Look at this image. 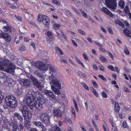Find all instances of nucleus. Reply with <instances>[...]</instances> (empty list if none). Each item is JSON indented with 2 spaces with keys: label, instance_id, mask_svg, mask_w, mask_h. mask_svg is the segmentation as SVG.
<instances>
[{
  "label": "nucleus",
  "instance_id": "obj_62",
  "mask_svg": "<svg viewBox=\"0 0 131 131\" xmlns=\"http://www.w3.org/2000/svg\"><path fill=\"white\" fill-rule=\"evenodd\" d=\"M80 127L83 131H87L85 128L84 127V126L83 125L81 126H80Z\"/></svg>",
  "mask_w": 131,
  "mask_h": 131
},
{
  "label": "nucleus",
  "instance_id": "obj_58",
  "mask_svg": "<svg viewBox=\"0 0 131 131\" xmlns=\"http://www.w3.org/2000/svg\"><path fill=\"white\" fill-rule=\"evenodd\" d=\"M124 52L126 54L129 55V51L126 49H125Z\"/></svg>",
  "mask_w": 131,
  "mask_h": 131
},
{
  "label": "nucleus",
  "instance_id": "obj_14",
  "mask_svg": "<svg viewBox=\"0 0 131 131\" xmlns=\"http://www.w3.org/2000/svg\"><path fill=\"white\" fill-rule=\"evenodd\" d=\"M3 38L5 39L7 41H10L11 39L10 35L8 33H0V38Z\"/></svg>",
  "mask_w": 131,
  "mask_h": 131
},
{
  "label": "nucleus",
  "instance_id": "obj_33",
  "mask_svg": "<svg viewBox=\"0 0 131 131\" xmlns=\"http://www.w3.org/2000/svg\"><path fill=\"white\" fill-rule=\"evenodd\" d=\"M122 125L124 128H128V126L127 125L126 122L124 121L122 124Z\"/></svg>",
  "mask_w": 131,
  "mask_h": 131
},
{
  "label": "nucleus",
  "instance_id": "obj_49",
  "mask_svg": "<svg viewBox=\"0 0 131 131\" xmlns=\"http://www.w3.org/2000/svg\"><path fill=\"white\" fill-rule=\"evenodd\" d=\"M72 43L74 46L77 47H78L75 41L73 39H71Z\"/></svg>",
  "mask_w": 131,
  "mask_h": 131
},
{
  "label": "nucleus",
  "instance_id": "obj_13",
  "mask_svg": "<svg viewBox=\"0 0 131 131\" xmlns=\"http://www.w3.org/2000/svg\"><path fill=\"white\" fill-rule=\"evenodd\" d=\"M52 111L53 115L57 118L61 117L62 115V112L59 109H54Z\"/></svg>",
  "mask_w": 131,
  "mask_h": 131
},
{
  "label": "nucleus",
  "instance_id": "obj_21",
  "mask_svg": "<svg viewBox=\"0 0 131 131\" xmlns=\"http://www.w3.org/2000/svg\"><path fill=\"white\" fill-rule=\"evenodd\" d=\"M50 131H61L60 128L57 125H55L51 127Z\"/></svg>",
  "mask_w": 131,
  "mask_h": 131
},
{
  "label": "nucleus",
  "instance_id": "obj_45",
  "mask_svg": "<svg viewBox=\"0 0 131 131\" xmlns=\"http://www.w3.org/2000/svg\"><path fill=\"white\" fill-rule=\"evenodd\" d=\"M110 123H111V125L112 126V128H116L115 125H114L113 124V121L112 120H110Z\"/></svg>",
  "mask_w": 131,
  "mask_h": 131
},
{
  "label": "nucleus",
  "instance_id": "obj_44",
  "mask_svg": "<svg viewBox=\"0 0 131 131\" xmlns=\"http://www.w3.org/2000/svg\"><path fill=\"white\" fill-rule=\"evenodd\" d=\"M19 6H17V7L16 6H15V5H14L13 4L11 5L10 7L11 9H15L17 8H19Z\"/></svg>",
  "mask_w": 131,
  "mask_h": 131
},
{
  "label": "nucleus",
  "instance_id": "obj_52",
  "mask_svg": "<svg viewBox=\"0 0 131 131\" xmlns=\"http://www.w3.org/2000/svg\"><path fill=\"white\" fill-rule=\"evenodd\" d=\"M94 42L96 44V45L100 47H103V46L101 44H100L99 42L95 41Z\"/></svg>",
  "mask_w": 131,
  "mask_h": 131
},
{
  "label": "nucleus",
  "instance_id": "obj_37",
  "mask_svg": "<svg viewBox=\"0 0 131 131\" xmlns=\"http://www.w3.org/2000/svg\"><path fill=\"white\" fill-rule=\"evenodd\" d=\"M73 102H74V107L75 108V109H76V110L77 112H78V106H77V103L76 102V101L75 100H74Z\"/></svg>",
  "mask_w": 131,
  "mask_h": 131
},
{
  "label": "nucleus",
  "instance_id": "obj_61",
  "mask_svg": "<svg viewBox=\"0 0 131 131\" xmlns=\"http://www.w3.org/2000/svg\"><path fill=\"white\" fill-rule=\"evenodd\" d=\"M107 31L110 32V33H113V31L111 29L110 27H108L107 28Z\"/></svg>",
  "mask_w": 131,
  "mask_h": 131
},
{
  "label": "nucleus",
  "instance_id": "obj_48",
  "mask_svg": "<svg viewBox=\"0 0 131 131\" xmlns=\"http://www.w3.org/2000/svg\"><path fill=\"white\" fill-rule=\"evenodd\" d=\"M60 61L61 62H64L66 64H68V62L65 59H63V58H62L60 59Z\"/></svg>",
  "mask_w": 131,
  "mask_h": 131
},
{
  "label": "nucleus",
  "instance_id": "obj_35",
  "mask_svg": "<svg viewBox=\"0 0 131 131\" xmlns=\"http://www.w3.org/2000/svg\"><path fill=\"white\" fill-rule=\"evenodd\" d=\"M14 17H15L18 20L21 21L23 20V19L21 17L19 16H17L16 15H15Z\"/></svg>",
  "mask_w": 131,
  "mask_h": 131
},
{
  "label": "nucleus",
  "instance_id": "obj_56",
  "mask_svg": "<svg viewBox=\"0 0 131 131\" xmlns=\"http://www.w3.org/2000/svg\"><path fill=\"white\" fill-rule=\"evenodd\" d=\"M108 55L110 56V57L111 58V59L113 60L114 59V56L110 52H108Z\"/></svg>",
  "mask_w": 131,
  "mask_h": 131
},
{
  "label": "nucleus",
  "instance_id": "obj_15",
  "mask_svg": "<svg viewBox=\"0 0 131 131\" xmlns=\"http://www.w3.org/2000/svg\"><path fill=\"white\" fill-rule=\"evenodd\" d=\"M31 79L33 83L36 86L38 89L41 87V86L40 85L39 83L38 82L37 79H36L34 77L31 76Z\"/></svg>",
  "mask_w": 131,
  "mask_h": 131
},
{
  "label": "nucleus",
  "instance_id": "obj_19",
  "mask_svg": "<svg viewBox=\"0 0 131 131\" xmlns=\"http://www.w3.org/2000/svg\"><path fill=\"white\" fill-rule=\"evenodd\" d=\"M14 116L16 117L18 119L20 120L21 122H22L23 121V118L21 117L20 114L18 113H16L14 114Z\"/></svg>",
  "mask_w": 131,
  "mask_h": 131
},
{
  "label": "nucleus",
  "instance_id": "obj_63",
  "mask_svg": "<svg viewBox=\"0 0 131 131\" xmlns=\"http://www.w3.org/2000/svg\"><path fill=\"white\" fill-rule=\"evenodd\" d=\"M124 34L128 37H131V33H124Z\"/></svg>",
  "mask_w": 131,
  "mask_h": 131
},
{
  "label": "nucleus",
  "instance_id": "obj_57",
  "mask_svg": "<svg viewBox=\"0 0 131 131\" xmlns=\"http://www.w3.org/2000/svg\"><path fill=\"white\" fill-rule=\"evenodd\" d=\"M74 10L75 12L79 16L80 15V13L78 12V10L76 8H74Z\"/></svg>",
  "mask_w": 131,
  "mask_h": 131
},
{
  "label": "nucleus",
  "instance_id": "obj_29",
  "mask_svg": "<svg viewBox=\"0 0 131 131\" xmlns=\"http://www.w3.org/2000/svg\"><path fill=\"white\" fill-rule=\"evenodd\" d=\"M99 59L101 61L103 62H105L106 61V59L102 55L100 56Z\"/></svg>",
  "mask_w": 131,
  "mask_h": 131
},
{
  "label": "nucleus",
  "instance_id": "obj_25",
  "mask_svg": "<svg viewBox=\"0 0 131 131\" xmlns=\"http://www.w3.org/2000/svg\"><path fill=\"white\" fill-rule=\"evenodd\" d=\"M52 33H47V38L49 40H52L54 38V36L52 35Z\"/></svg>",
  "mask_w": 131,
  "mask_h": 131
},
{
  "label": "nucleus",
  "instance_id": "obj_1",
  "mask_svg": "<svg viewBox=\"0 0 131 131\" xmlns=\"http://www.w3.org/2000/svg\"><path fill=\"white\" fill-rule=\"evenodd\" d=\"M19 111L21 112L24 117V124L26 127H29L30 125V122L28 119L31 118L32 116L31 113L28 110L27 107L25 105L20 107Z\"/></svg>",
  "mask_w": 131,
  "mask_h": 131
},
{
  "label": "nucleus",
  "instance_id": "obj_60",
  "mask_svg": "<svg viewBox=\"0 0 131 131\" xmlns=\"http://www.w3.org/2000/svg\"><path fill=\"white\" fill-rule=\"evenodd\" d=\"M92 66L93 68L95 70H97L98 69V68L97 66L95 64H93Z\"/></svg>",
  "mask_w": 131,
  "mask_h": 131
},
{
  "label": "nucleus",
  "instance_id": "obj_17",
  "mask_svg": "<svg viewBox=\"0 0 131 131\" xmlns=\"http://www.w3.org/2000/svg\"><path fill=\"white\" fill-rule=\"evenodd\" d=\"M51 87L52 90L56 94L58 95L60 94V91L58 89L52 85H51Z\"/></svg>",
  "mask_w": 131,
  "mask_h": 131
},
{
  "label": "nucleus",
  "instance_id": "obj_6",
  "mask_svg": "<svg viewBox=\"0 0 131 131\" xmlns=\"http://www.w3.org/2000/svg\"><path fill=\"white\" fill-rule=\"evenodd\" d=\"M49 79L50 81V84H52L53 85L59 89H61V83L54 74H52L49 76Z\"/></svg>",
  "mask_w": 131,
  "mask_h": 131
},
{
  "label": "nucleus",
  "instance_id": "obj_64",
  "mask_svg": "<svg viewBox=\"0 0 131 131\" xmlns=\"http://www.w3.org/2000/svg\"><path fill=\"white\" fill-rule=\"evenodd\" d=\"M29 131H37L36 129L34 128H31L30 130Z\"/></svg>",
  "mask_w": 131,
  "mask_h": 131
},
{
  "label": "nucleus",
  "instance_id": "obj_28",
  "mask_svg": "<svg viewBox=\"0 0 131 131\" xmlns=\"http://www.w3.org/2000/svg\"><path fill=\"white\" fill-rule=\"evenodd\" d=\"M29 23L31 25L34 26L36 27L38 26L36 24V23L34 20H31V21H29Z\"/></svg>",
  "mask_w": 131,
  "mask_h": 131
},
{
  "label": "nucleus",
  "instance_id": "obj_3",
  "mask_svg": "<svg viewBox=\"0 0 131 131\" xmlns=\"http://www.w3.org/2000/svg\"><path fill=\"white\" fill-rule=\"evenodd\" d=\"M40 93L38 91L36 92L35 94V96L36 97H38V99L36 101V103L35 101L34 104H35L34 106H35L36 108L39 111L41 110L42 109V105L45 103V100L44 99L42 98H40L39 96L37 95H39L40 96Z\"/></svg>",
  "mask_w": 131,
  "mask_h": 131
},
{
  "label": "nucleus",
  "instance_id": "obj_34",
  "mask_svg": "<svg viewBox=\"0 0 131 131\" xmlns=\"http://www.w3.org/2000/svg\"><path fill=\"white\" fill-rule=\"evenodd\" d=\"M65 122H67L68 123H70L71 124H72V122L71 120L69 118L67 117L65 118V119L64 120Z\"/></svg>",
  "mask_w": 131,
  "mask_h": 131
},
{
  "label": "nucleus",
  "instance_id": "obj_46",
  "mask_svg": "<svg viewBox=\"0 0 131 131\" xmlns=\"http://www.w3.org/2000/svg\"><path fill=\"white\" fill-rule=\"evenodd\" d=\"M21 122L20 123V124H19V127L20 128V129H23L24 127V126H23V123H21Z\"/></svg>",
  "mask_w": 131,
  "mask_h": 131
},
{
  "label": "nucleus",
  "instance_id": "obj_16",
  "mask_svg": "<svg viewBox=\"0 0 131 131\" xmlns=\"http://www.w3.org/2000/svg\"><path fill=\"white\" fill-rule=\"evenodd\" d=\"M101 10L102 12L110 16L112 14L110 11L106 7H102L101 9Z\"/></svg>",
  "mask_w": 131,
  "mask_h": 131
},
{
  "label": "nucleus",
  "instance_id": "obj_50",
  "mask_svg": "<svg viewBox=\"0 0 131 131\" xmlns=\"http://www.w3.org/2000/svg\"><path fill=\"white\" fill-rule=\"evenodd\" d=\"M99 50L100 51L102 52L105 53L106 52L105 49L103 48L102 47H100L99 48Z\"/></svg>",
  "mask_w": 131,
  "mask_h": 131
},
{
  "label": "nucleus",
  "instance_id": "obj_2",
  "mask_svg": "<svg viewBox=\"0 0 131 131\" xmlns=\"http://www.w3.org/2000/svg\"><path fill=\"white\" fill-rule=\"evenodd\" d=\"M15 67L12 65L11 62L7 60H4L3 62H0V70L10 73H13Z\"/></svg>",
  "mask_w": 131,
  "mask_h": 131
},
{
  "label": "nucleus",
  "instance_id": "obj_12",
  "mask_svg": "<svg viewBox=\"0 0 131 131\" xmlns=\"http://www.w3.org/2000/svg\"><path fill=\"white\" fill-rule=\"evenodd\" d=\"M2 29L4 32L9 33L14 32L16 31L15 28L9 25L8 26H4L2 28Z\"/></svg>",
  "mask_w": 131,
  "mask_h": 131
},
{
  "label": "nucleus",
  "instance_id": "obj_54",
  "mask_svg": "<svg viewBox=\"0 0 131 131\" xmlns=\"http://www.w3.org/2000/svg\"><path fill=\"white\" fill-rule=\"evenodd\" d=\"M83 87L87 90H89V89L88 87V86L85 84L83 83L82 84Z\"/></svg>",
  "mask_w": 131,
  "mask_h": 131
},
{
  "label": "nucleus",
  "instance_id": "obj_9",
  "mask_svg": "<svg viewBox=\"0 0 131 131\" xmlns=\"http://www.w3.org/2000/svg\"><path fill=\"white\" fill-rule=\"evenodd\" d=\"M40 119L43 122L46 124L50 123V116L47 113H43L41 114L40 116Z\"/></svg>",
  "mask_w": 131,
  "mask_h": 131
},
{
  "label": "nucleus",
  "instance_id": "obj_40",
  "mask_svg": "<svg viewBox=\"0 0 131 131\" xmlns=\"http://www.w3.org/2000/svg\"><path fill=\"white\" fill-rule=\"evenodd\" d=\"M98 77L104 81H106L107 80L102 75H99Z\"/></svg>",
  "mask_w": 131,
  "mask_h": 131
},
{
  "label": "nucleus",
  "instance_id": "obj_30",
  "mask_svg": "<svg viewBox=\"0 0 131 131\" xmlns=\"http://www.w3.org/2000/svg\"><path fill=\"white\" fill-rule=\"evenodd\" d=\"M80 11L82 15L85 18L88 17V15L84 11H83L82 9L80 10Z\"/></svg>",
  "mask_w": 131,
  "mask_h": 131
},
{
  "label": "nucleus",
  "instance_id": "obj_4",
  "mask_svg": "<svg viewBox=\"0 0 131 131\" xmlns=\"http://www.w3.org/2000/svg\"><path fill=\"white\" fill-rule=\"evenodd\" d=\"M7 105L12 108H14L17 106V102L15 97L13 96L9 95L5 98Z\"/></svg>",
  "mask_w": 131,
  "mask_h": 131
},
{
  "label": "nucleus",
  "instance_id": "obj_36",
  "mask_svg": "<svg viewBox=\"0 0 131 131\" xmlns=\"http://www.w3.org/2000/svg\"><path fill=\"white\" fill-rule=\"evenodd\" d=\"M103 128L104 131H106L107 130V125L104 122V123L103 125Z\"/></svg>",
  "mask_w": 131,
  "mask_h": 131
},
{
  "label": "nucleus",
  "instance_id": "obj_38",
  "mask_svg": "<svg viewBox=\"0 0 131 131\" xmlns=\"http://www.w3.org/2000/svg\"><path fill=\"white\" fill-rule=\"evenodd\" d=\"M13 128L14 130L16 131L17 129L19 130V127L17 124L13 125Z\"/></svg>",
  "mask_w": 131,
  "mask_h": 131
},
{
  "label": "nucleus",
  "instance_id": "obj_22",
  "mask_svg": "<svg viewBox=\"0 0 131 131\" xmlns=\"http://www.w3.org/2000/svg\"><path fill=\"white\" fill-rule=\"evenodd\" d=\"M22 82L23 85L25 86H29L30 85V82L27 80H23Z\"/></svg>",
  "mask_w": 131,
  "mask_h": 131
},
{
  "label": "nucleus",
  "instance_id": "obj_53",
  "mask_svg": "<svg viewBox=\"0 0 131 131\" xmlns=\"http://www.w3.org/2000/svg\"><path fill=\"white\" fill-rule=\"evenodd\" d=\"M42 4L45 5H49L50 6H51L53 8V7L52 6H51V4H49V3H47L46 2H42Z\"/></svg>",
  "mask_w": 131,
  "mask_h": 131
},
{
  "label": "nucleus",
  "instance_id": "obj_7",
  "mask_svg": "<svg viewBox=\"0 0 131 131\" xmlns=\"http://www.w3.org/2000/svg\"><path fill=\"white\" fill-rule=\"evenodd\" d=\"M38 20L39 22H42L46 26L48 27L50 23L49 17L46 15L39 14L38 16Z\"/></svg>",
  "mask_w": 131,
  "mask_h": 131
},
{
  "label": "nucleus",
  "instance_id": "obj_31",
  "mask_svg": "<svg viewBox=\"0 0 131 131\" xmlns=\"http://www.w3.org/2000/svg\"><path fill=\"white\" fill-rule=\"evenodd\" d=\"M124 11L125 13L126 14H128L129 12V8L127 6H126L124 9Z\"/></svg>",
  "mask_w": 131,
  "mask_h": 131
},
{
  "label": "nucleus",
  "instance_id": "obj_24",
  "mask_svg": "<svg viewBox=\"0 0 131 131\" xmlns=\"http://www.w3.org/2000/svg\"><path fill=\"white\" fill-rule=\"evenodd\" d=\"M60 27V25L59 24H54L53 27V29L55 30L59 29Z\"/></svg>",
  "mask_w": 131,
  "mask_h": 131
},
{
  "label": "nucleus",
  "instance_id": "obj_18",
  "mask_svg": "<svg viewBox=\"0 0 131 131\" xmlns=\"http://www.w3.org/2000/svg\"><path fill=\"white\" fill-rule=\"evenodd\" d=\"M32 123L39 127L43 128L44 127V125L43 124L39 122L33 121H32Z\"/></svg>",
  "mask_w": 131,
  "mask_h": 131
},
{
  "label": "nucleus",
  "instance_id": "obj_8",
  "mask_svg": "<svg viewBox=\"0 0 131 131\" xmlns=\"http://www.w3.org/2000/svg\"><path fill=\"white\" fill-rule=\"evenodd\" d=\"M105 3L107 7L109 9L115 10L117 6L116 0H105Z\"/></svg>",
  "mask_w": 131,
  "mask_h": 131
},
{
  "label": "nucleus",
  "instance_id": "obj_55",
  "mask_svg": "<svg viewBox=\"0 0 131 131\" xmlns=\"http://www.w3.org/2000/svg\"><path fill=\"white\" fill-rule=\"evenodd\" d=\"M82 55L84 58L86 60H88V58L86 55L84 53H83L82 54Z\"/></svg>",
  "mask_w": 131,
  "mask_h": 131
},
{
  "label": "nucleus",
  "instance_id": "obj_51",
  "mask_svg": "<svg viewBox=\"0 0 131 131\" xmlns=\"http://www.w3.org/2000/svg\"><path fill=\"white\" fill-rule=\"evenodd\" d=\"M102 94L103 97L105 98L107 97V95L105 92H103L102 93Z\"/></svg>",
  "mask_w": 131,
  "mask_h": 131
},
{
  "label": "nucleus",
  "instance_id": "obj_47",
  "mask_svg": "<svg viewBox=\"0 0 131 131\" xmlns=\"http://www.w3.org/2000/svg\"><path fill=\"white\" fill-rule=\"evenodd\" d=\"M52 2L53 4L57 5H59L60 4V3L58 1L56 0H53Z\"/></svg>",
  "mask_w": 131,
  "mask_h": 131
},
{
  "label": "nucleus",
  "instance_id": "obj_10",
  "mask_svg": "<svg viewBox=\"0 0 131 131\" xmlns=\"http://www.w3.org/2000/svg\"><path fill=\"white\" fill-rule=\"evenodd\" d=\"M35 65L39 69L44 71L47 70L48 67V64H45L42 62L40 61L36 62Z\"/></svg>",
  "mask_w": 131,
  "mask_h": 131
},
{
  "label": "nucleus",
  "instance_id": "obj_20",
  "mask_svg": "<svg viewBox=\"0 0 131 131\" xmlns=\"http://www.w3.org/2000/svg\"><path fill=\"white\" fill-rule=\"evenodd\" d=\"M48 67H49V70L53 73L55 72L56 71V68L55 67L52 66L51 64H48Z\"/></svg>",
  "mask_w": 131,
  "mask_h": 131
},
{
  "label": "nucleus",
  "instance_id": "obj_39",
  "mask_svg": "<svg viewBox=\"0 0 131 131\" xmlns=\"http://www.w3.org/2000/svg\"><path fill=\"white\" fill-rule=\"evenodd\" d=\"M108 68L112 71H115L114 67L112 65H110L108 66Z\"/></svg>",
  "mask_w": 131,
  "mask_h": 131
},
{
  "label": "nucleus",
  "instance_id": "obj_59",
  "mask_svg": "<svg viewBox=\"0 0 131 131\" xmlns=\"http://www.w3.org/2000/svg\"><path fill=\"white\" fill-rule=\"evenodd\" d=\"M71 112L72 113V114L74 115V116L75 117V111L74 109L73 108H72Z\"/></svg>",
  "mask_w": 131,
  "mask_h": 131
},
{
  "label": "nucleus",
  "instance_id": "obj_41",
  "mask_svg": "<svg viewBox=\"0 0 131 131\" xmlns=\"http://www.w3.org/2000/svg\"><path fill=\"white\" fill-rule=\"evenodd\" d=\"M92 82L95 88H97L98 87V85L96 82L94 80H92Z\"/></svg>",
  "mask_w": 131,
  "mask_h": 131
},
{
  "label": "nucleus",
  "instance_id": "obj_32",
  "mask_svg": "<svg viewBox=\"0 0 131 131\" xmlns=\"http://www.w3.org/2000/svg\"><path fill=\"white\" fill-rule=\"evenodd\" d=\"M91 90L92 92L93 93V94L96 97H98V95L97 93L93 88H92L91 89Z\"/></svg>",
  "mask_w": 131,
  "mask_h": 131
},
{
  "label": "nucleus",
  "instance_id": "obj_42",
  "mask_svg": "<svg viewBox=\"0 0 131 131\" xmlns=\"http://www.w3.org/2000/svg\"><path fill=\"white\" fill-rule=\"evenodd\" d=\"M3 22L4 24H8V22L6 20L4 19L3 18H2L0 19V22Z\"/></svg>",
  "mask_w": 131,
  "mask_h": 131
},
{
  "label": "nucleus",
  "instance_id": "obj_26",
  "mask_svg": "<svg viewBox=\"0 0 131 131\" xmlns=\"http://www.w3.org/2000/svg\"><path fill=\"white\" fill-rule=\"evenodd\" d=\"M125 5L124 2L122 0H120L119 2L118 5L121 7V8L122 9L124 7Z\"/></svg>",
  "mask_w": 131,
  "mask_h": 131
},
{
  "label": "nucleus",
  "instance_id": "obj_11",
  "mask_svg": "<svg viewBox=\"0 0 131 131\" xmlns=\"http://www.w3.org/2000/svg\"><path fill=\"white\" fill-rule=\"evenodd\" d=\"M44 93L50 100H55L56 99V98L54 96L53 92L52 91L50 90H45L44 91Z\"/></svg>",
  "mask_w": 131,
  "mask_h": 131
},
{
  "label": "nucleus",
  "instance_id": "obj_43",
  "mask_svg": "<svg viewBox=\"0 0 131 131\" xmlns=\"http://www.w3.org/2000/svg\"><path fill=\"white\" fill-rule=\"evenodd\" d=\"M19 49L22 51H25L26 49L25 47L23 46H21L19 48Z\"/></svg>",
  "mask_w": 131,
  "mask_h": 131
},
{
  "label": "nucleus",
  "instance_id": "obj_23",
  "mask_svg": "<svg viewBox=\"0 0 131 131\" xmlns=\"http://www.w3.org/2000/svg\"><path fill=\"white\" fill-rule=\"evenodd\" d=\"M115 23L117 25H119V26H121L122 28H124V25L123 23L118 19H116L115 21Z\"/></svg>",
  "mask_w": 131,
  "mask_h": 131
},
{
  "label": "nucleus",
  "instance_id": "obj_5",
  "mask_svg": "<svg viewBox=\"0 0 131 131\" xmlns=\"http://www.w3.org/2000/svg\"><path fill=\"white\" fill-rule=\"evenodd\" d=\"M34 97L31 92H29L26 95L27 104L31 109H32L35 106L34 104L35 101Z\"/></svg>",
  "mask_w": 131,
  "mask_h": 131
},
{
  "label": "nucleus",
  "instance_id": "obj_27",
  "mask_svg": "<svg viewBox=\"0 0 131 131\" xmlns=\"http://www.w3.org/2000/svg\"><path fill=\"white\" fill-rule=\"evenodd\" d=\"M115 110L117 112H118L120 110V107L118 104L117 102H116L115 104Z\"/></svg>",
  "mask_w": 131,
  "mask_h": 131
}]
</instances>
